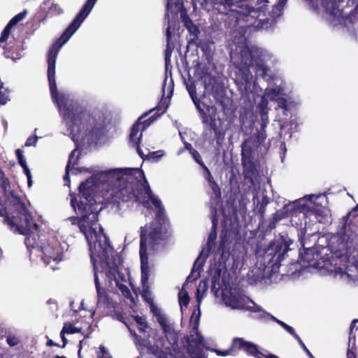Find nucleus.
<instances>
[{
	"label": "nucleus",
	"instance_id": "13",
	"mask_svg": "<svg viewBox=\"0 0 358 358\" xmlns=\"http://www.w3.org/2000/svg\"><path fill=\"white\" fill-rule=\"evenodd\" d=\"M152 311L157 316V321L163 329L167 339H171V341L175 343L176 341V334L173 324L168 321L164 315L159 313L157 308L152 307Z\"/></svg>",
	"mask_w": 358,
	"mask_h": 358
},
{
	"label": "nucleus",
	"instance_id": "34",
	"mask_svg": "<svg viewBox=\"0 0 358 358\" xmlns=\"http://www.w3.org/2000/svg\"><path fill=\"white\" fill-rule=\"evenodd\" d=\"M185 24L190 32H192L194 34H196L197 32L196 27L192 24V22L185 21Z\"/></svg>",
	"mask_w": 358,
	"mask_h": 358
},
{
	"label": "nucleus",
	"instance_id": "15",
	"mask_svg": "<svg viewBox=\"0 0 358 358\" xmlns=\"http://www.w3.org/2000/svg\"><path fill=\"white\" fill-rule=\"evenodd\" d=\"M44 5L48 6V10L46 13L48 17L57 16L64 13V9L61 5L52 0H46L44 2Z\"/></svg>",
	"mask_w": 358,
	"mask_h": 358
},
{
	"label": "nucleus",
	"instance_id": "38",
	"mask_svg": "<svg viewBox=\"0 0 358 358\" xmlns=\"http://www.w3.org/2000/svg\"><path fill=\"white\" fill-rule=\"evenodd\" d=\"M283 328L287 331H288L290 334L293 335L294 337L295 338V335H296V334L294 333V329L292 327L289 326L287 324H285Z\"/></svg>",
	"mask_w": 358,
	"mask_h": 358
},
{
	"label": "nucleus",
	"instance_id": "6",
	"mask_svg": "<svg viewBox=\"0 0 358 358\" xmlns=\"http://www.w3.org/2000/svg\"><path fill=\"white\" fill-rule=\"evenodd\" d=\"M266 55L263 51L256 47H246L241 52V61L238 66L241 69L254 67L257 76L265 77L268 69L263 62Z\"/></svg>",
	"mask_w": 358,
	"mask_h": 358
},
{
	"label": "nucleus",
	"instance_id": "5",
	"mask_svg": "<svg viewBox=\"0 0 358 358\" xmlns=\"http://www.w3.org/2000/svg\"><path fill=\"white\" fill-rule=\"evenodd\" d=\"M97 0H87L84 6L66 28L58 41L52 46L48 52V77L49 84H56L55 83V64L56 59L60 48L65 44L72 36V35L80 27L82 22L87 17L92 10Z\"/></svg>",
	"mask_w": 358,
	"mask_h": 358
},
{
	"label": "nucleus",
	"instance_id": "35",
	"mask_svg": "<svg viewBox=\"0 0 358 358\" xmlns=\"http://www.w3.org/2000/svg\"><path fill=\"white\" fill-rule=\"evenodd\" d=\"M313 253H314V252H313V250H311V249H308V250L306 251L305 254L303 255V257H303V259L305 261H306V262H310V259L309 257H310V256H311V255H313Z\"/></svg>",
	"mask_w": 358,
	"mask_h": 358
},
{
	"label": "nucleus",
	"instance_id": "42",
	"mask_svg": "<svg viewBox=\"0 0 358 358\" xmlns=\"http://www.w3.org/2000/svg\"><path fill=\"white\" fill-rule=\"evenodd\" d=\"M348 358H355V354L353 352L348 350Z\"/></svg>",
	"mask_w": 358,
	"mask_h": 358
},
{
	"label": "nucleus",
	"instance_id": "43",
	"mask_svg": "<svg viewBox=\"0 0 358 358\" xmlns=\"http://www.w3.org/2000/svg\"><path fill=\"white\" fill-rule=\"evenodd\" d=\"M199 288H198V289H197V296H196L197 297V301H198V303L199 304L201 303V299L199 296Z\"/></svg>",
	"mask_w": 358,
	"mask_h": 358
},
{
	"label": "nucleus",
	"instance_id": "24",
	"mask_svg": "<svg viewBox=\"0 0 358 358\" xmlns=\"http://www.w3.org/2000/svg\"><path fill=\"white\" fill-rule=\"evenodd\" d=\"M178 300L180 306L181 310H182L183 307H187L189 303V298L188 296V293L187 291L184 289H181L178 294Z\"/></svg>",
	"mask_w": 358,
	"mask_h": 358
},
{
	"label": "nucleus",
	"instance_id": "11",
	"mask_svg": "<svg viewBox=\"0 0 358 358\" xmlns=\"http://www.w3.org/2000/svg\"><path fill=\"white\" fill-rule=\"evenodd\" d=\"M105 276L108 279V285H106V286H108V288L110 287H113V282H114L124 297L130 298L131 296L130 290L126 285L127 282V275L119 270L117 265L115 266V271L112 269L111 272L109 273V276Z\"/></svg>",
	"mask_w": 358,
	"mask_h": 358
},
{
	"label": "nucleus",
	"instance_id": "52",
	"mask_svg": "<svg viewBox=\"0 0 358 358\" xmlns=\"http://www.w3.org/2000/svg\"><path fill=\"white\" fill-rule=\"evenodd\" d=\"M143 297H145V292L143 294Z\"/></svg>",
	"mask_w": 358,
	"mask_h": 358
},
{
	"label": "nucleus",
	"instance_id": "21",
	"mask_svg": "<svg viewBox=\"0 0 358 358\" xmlns=\"http://www.w3.org/2000/svg\"><path fill=\"white\" fill-rule=\"evenodd\" d=\"M187 90L194 103L197 109L200 111V113H203V109H201L200 106V103L199 99H197L196 96V88L193 83H187Z\"/></svg>",
	"mask_w": 358,
	"mask_h": 358
},
{
	"label": "nucleus",
	"instance_id": "20",
	"mask_svg": "<svg viewBox=\"0 0 358 358\" xmlns=\"http://www.w3.org/2000/svg\"><path fill=\"white\" fill-rule=\"evenodd\" d=\"M80 329L74 327L73 324L70 323H66L64 324L62 330L61 331L60 335L62 337V339L64 342L63 347L66 343V338L64 336L65 334H75L80 331Z\"/></svg>",
	"mask_w": 358,
	"mask_h": 358
},
{
	"label": "nucleus",
	"instance_id": "9",
	"mask_svg": "<svg viewBox=\"0 0 358 358\" xmlns=\"http://www.w3.org/2000/svg\"><path fill=\"white\" fill-rule=\"evenodd\" d=\"M285 94L282 87L279 86L277 88L269 87L265 91L264 96H262L260 106L262 108V119L264 120L266 113H264V108L266 107L268 101H276L278 103V106L285 110H289V106L287 103V101L284 97Z\"/></svg>",
	"mask_w": 358,
	"mask_h": 358
},
{
	"label": "nucleus",
	"instance_id": "47",
	"mask_svg": "<svg viewBox=\"0 0 358 358\" xmlns=\"http://www.w3.org/2000/svg\"><path fill=\"white\" fill-rule=\"evenodd\" d=\"M171 1L172 0H167L169 10H171Z\"/></svg>",
	"mask_w": 358,
	"mask_h": 358
},
{
	"label": "nucleus",
	"instance_id": "3",
	"mask_svg": "<svg viewBox=\"0 0 358 358\" xmlns=\"http://www.w3.org/2000/svg\"><path fill=\"white\" fill-rule=\"evenodd\" d=\"M221 271L216 269L212 278V290L217 299L231 309H242L255 313L265 315V310L245 296L241 295L231 288L222 287L223 280L220 278Z\"/></svg>",
	"mask_w": 358,
	"mask_h": 358
},
{
	"label": "nucleus",
	"instance_id": "2",
	"mask_svg": "<svg viewBox=\"0 0 358 358\" xmlns=\"http://www.w3.org/2000/svg\"><path fill=\"white\" fill-rule=\"evenodd\" d=\"M87 241L94 273H104L105 275L109 276L112 269L115 270L117 255L109 245L108 238L101 231L93 236L88 234Z\"/></svg>",
	"mask_w": 358,
	"mask_h": 358
},
{
	"label": "nucleus",
	"instance_id": "50",
	"mask_svg": "<svg viewBox=\"0 0 358 358\" xmlns=\"http://www.w3.org/2000/svg\"><path fill=\"white\" fill-rule=\"evenodd\" d=\"M320 210H315V213H320Z\"/></svg>",
	"mask_w": 358,
	"mask_h": 358
},
{
	"label": "nucleus",
	"instance_id": "27",
	"mask_svg": "<svg viewBox=\"0 0 358 358\" xmlns=\"http://www.w3.org/2000/svg\"><path fill=\"white\" fill-rule=\"evenodd\" d=\"M310 6L311 9L313 10H317V0H304ZM287 0H279L278 6L280 7H283L287 3Z\"/></svg>",
	"mask_w": 358,
	"mask_h": 358
},
{
	"label": "nucleus",
	"instance_id": "29",
	"mask_svg": "<svg viewBox=\"0 0 358 358\" xmlns=\"http://www.w3.org/2000/svg\"><path fill=\"white\" fill-rule=\"evenodd\" d=\"M9 100L8 92L0 83V104H5Z\"/></svg>",
	"mask_w": 358,
	"mask_h": 358
},
{
	"label": "nucleus",
	"instance_id": "17",
	"mask_svg": "<svg viewBox=\"0 0 358 358\" xmlns=\"http://www.w3.org/2000/svg\"><path fill=\"white\" fill-rule=\"evenodd\" d=\"M171 6V10H169V8L167 7V13L166 15V17H169V13L177 15L178 12H180L181 17H183V19H185V17H184L185 13L182 10V5L180 0H172Z\"/></svg>",
	"mask_w": 358,
	"mask_h": 358
},
{
	"label": "nucleus",
	"instance_id": "30",
	"mask_svg": "<svg viewBox=\"0 0 358 358\" xmlns=\"http://www.w3.org/2000/svg\"><path fill=\"white\" fill-rule=\"evenodd\" d=\"M255 316L258 318L271 319V320L275 321L276 322H278L282 327H283L284 324H285L284 322L278 320L277 318H275L273 315H270L269 313H266V311H265V315H261L260 313H255Z\"/></svg>",
	"mask_w": 358,
	"mask_h": 358
},
{
	"label": "nucleus",
	"instance_id": "37",
	"mask_svg": "<svg viewBox=\"0 0 358 358\" xmlns=\"http://www.w3.org/2000/svg\"><path fill=\"white\" fill-rule=\"evenodd\" d=\"M283 328L287 331H288L290 334L293 335L294 337L295 338V335H296V334L294 333V329L292 327L289 326L287 324H285Z\"/></svg>",
	"mask_w": 358,
	"mask_h": 358
},
{
	"label": "nucleus",
	"instance_id": "40",
	"mask_svg": "<svg viewBox=\"0 0 358 358\" xmlns=\"http://www.w3.org/2000/svg\"><path fill=\"white\" fill-rule=\"evenodd\" d=\"M295 338L298 341L299 343L300 344V345L303 348V349L304 350H307V348L306 347V345H304V343H303V341H301V339L299 338V336L298 335H295Z\"/></svg>",
	"mask_w": 358,
	"mask_h": 358
},
{
	"label": "nucleus",
	"instance_id": "46",
	"mask_svg": "<svg viewBox=\"0 0 358 358\" xmlns=\"http://www.w3.org/2000/svg\"><path fill=\"white\" fill-rule=\"evenodd\" d=\"M305 351L307 352V354H308V355L309 356L310 358H314L313 355L311 354V352L308 349L306 350Z\"/></svg>",
	"mask_w": 358,
	"mask_h": 358
},
{
	"label": "nucleus",
	"instance_id": "22",
	"mask_svg": "<svg viewBox=\"0 0 358 358\" xmlns=\"http://www.w3.org/2000/svg\"><path fill=\"white\" fill-rule=\"evenodd\" d=\"M16 155L17 157L18 162H19L20 164L23 167L24 172L27 176L29 186H31V173H30V171L27 166L26 161L24 159L22 152L20 150H17Z\"/></svg>",
	"mask_w": 358,
	"mask_h": 358
},
{
	"label": "nucleus",
	"instance_id": "32",
	"mask_svg": "<svg viewBox=\"0 0 358 358\" xmlns=\"http://www.w3.org/2000/svg\"><path fill=\"white\" fill-rule=\"evenodd\" d=\"M303 199H299L297 201L294 202V203H298L299 206L301 207L303 211L308 212L311 209L313 208V203L310 204H303L302 203Z\"/></svg>",
	"mask_w": 358,
	"mask_h": 358
},
{
	"label": "nucleus",
	"instance_id": "45",
	"mask_svg": "<svg viewBox=\"0 0 358 358\" xmlns=\"http://www.w3.org/2000/svg\"><path fill=\"white\" fill-rule=\"evenodd\" d=\"M166 34H167V38L168 40L170 38V35H171V32H170V27H168L167 29H166Z\"/></svg>",
	"mask_w": 358,
	"mask_h": 358
},
{
	"label": "nucleus",
	"instance_id": "8",
	"mask_svg": "<svg viewBox=\"0 0 358 358\" xmlns=\"http://www.w3.org/2000/svg\"><path fill=\"white\" fill-rule=\"evenodd\" d=\"M242 350L249 355H252L255 358H278L273 355H266L259 350L257 346L254 343L247 341L241 338H236L233 340L231 346L227 350L221 351L213 349V352H216L218 356L226 357L232 355L235 350Z\"/></svg>",
	"mask_w": 358,
	"mask_h": 358
},
{
	"label": "nucleus",
	"instance_id": "16",
	"mask_svg": "<svg viewBox=\"0 0 358 358\" xmlns=\"http://www.w3.org/2000/svg\"><path fill=\"white\" fill-rule=\"evenodd\" d=\"M105 275L104 273H94V282L96 285V292H97V300L98 303H105L106 301V294L103 289L101 287V285L99 282V278H101Z\"/></svg>",
	"mask_w": 358,
	"mask_h": 358
},
{
	"label": "nucleus",
	"instance_id": "51",
	"mask_svg": "<svg viewBox=\"0 0 358 358\" xmlns=\"http://www.w3.org/2000/svg\"><path fill=\"white\" fill-rule=\"evenodd\" d=\"M3 215V210H0V215Z\"/></svg>",
	"mask_w": 358,
	"mask_h": 358
},
{
	"label": "nucleus",
	"instance_id": "23",
	"mask_svg": "<svg viewBox=\"0 0 358 358\" xmlns=\"http://www.w3.org/2000/svg\"><path fill=\"white\" fill-rule=\"evenodd\" d=\"M76 152V150H74L72 151V152L69 157L68 164L66 167V175L64 176V180L66 181L67 185H69V173L70 171H74L73 166H74V165L76 164V159H74V155H75Z\"/></svg>",
	"mask_w": 358,
	"mask_h": 358
},
{
	"label": "nucleus",
	"instance_id": "31",
	"mask_svg": "<svg viewBox=\"0 0 358 358\" xmlns=\"http://www.w3.org/2000/svg\"><path fill=\"white\" fill-rule=\"evenodd\" d=\"M12 27H10L8 24L6 26V27L3 30L1 36L0 37V43H3V42H4V41H6L7 40V38H8V36L10 34V29H12Z\"/></svg>",
	"mask_w": 358,
	"mask_h": 358
},
{
	"label": "nucleus",
	"instance_id": "25",
	"mask_svg": "<svg viewBox=\"0 0 358 358\" xmlns=\"http://www.w3.org/2000/svg\"><path fill=\"white\" fill-rule=\"evenodd\" d=\"M96 358H112L109 351L103 346L100 345L96 350Z\"/></svg>",
	"mask_w": 358,
	"mask_h": 358
},
{
	"label": "nucleus",
	"instance_id": "7",
	"mask_svg": "<svg viewBox=\"0 0 358 358\" xmlns=\"http://www.w3.org/2000/svg\"><path fill=\"white\" fill-rule=\"evenodd\" d=\"M67 247L66 243L62 244L54 238L44 241L39 247L42 253L41 259L45 264L50 265L55 270V265L62 260L64 250H67Z\"/></svg>",
	"mask_w": 358,
	"mask_h": 358
},
{
	"label": "nucleus",
	"instance_id": "26",
	"mask_svg": "<svg viewBox=\"0 0 358 358\" xmlns=\"http://www.w3.org/2000/svg\"><path fill=\"white\" fill-rule=\"evenodd\" d=\"M27 11L24 10L23 12L16 15L15 17H13L8 23L10 27H14L19 22L22 20L27 15Z\"/></svg>",
	"mask_w": 358,
	"mask_h": 358
},
{
	"label": "nucleus",
	"instance_id": "54",
	"mask_svg": "<svg viewBox=\"0 0 358 358\" xmlns=\"http://www.w3.org/2000/svg\"><path fill=\"white\" fill-rule=\"evenodd\" d=\"M357 208H358V206H357Z\"/></svg>",
	"mask_w": 358,
	"mask_h": 358
},
{
	"label": "nucleus",
	"instance_id": "18",
	"mask_svg": "<svg viewBox=\"0 0 358 358\" xmlns=\"http://www.w3.org/2000/svg\"><path fill=\"white\" fill-rule=\"evenodd\" d=\"M205 170L206 171V179L208 180V185L211 188V189H212L213 192L214 193L215 196H217V197L220 196V194H221V192H220V189L218 185H217V183L214 180V179H213V178L210 171L206 166H205Z\"/></svg>",
	"mask_w": 358,
	"mask_h": 358
},
{
	"label": "nucleus",
	"instance_id": "33",
	"mask_svg": "<svg viewBox=\"0 0 358 358\" xmlns=\"http://www.w3.org/2000/svg\"><path fill=\"white\" fill-rule=\"evenodd\" d=\"M19 342V338L15 336H8L7 337V343L10 346H15L17 345Z\"/></svg>",
	"mask_w": 358,
	"mask_h": 358
},
{
	"label": "nucleus",
	"instance_id": "41",
	"mask_svg": "<svg viewBox=\"0 0 358 358\" xmlns=\"http://www.w3.org/2000/svg\"><path fill=\"white\" fill-rule=\"evenodd\" d=\"M318 197H319V196H315V195H308V196H306L303 199H308V200L310 201V200H312V199H313V198L317 199V198H318Z\"/></svg>",
	"mask_w": 358,
	"mask_h": 358
},
{
	"label": "nucleus",
	"instance_id": "12",
	"mask_svg": "<svg viewBox=\"0 0 358 358\" xmlns=\"http://www.w3.org/2000/svg\"><path fill=\"white\" fill-rule=\"evenodd\" d=\"M204 347V338L201 334L196 332L195 335H190L188 350L192 358H206V355L203 352Z\"/></svg>",
	"mask_w": 358,
	"mask_h": 358
},
{
	"label": "nucleus",
	"instance_id": "1",
	"mask_svg": "<svg viewBox=\"0 0 358 358\" xmlns=\"http://www.w3.org/2000/svg\"><path fill=\"white\" fill-rule=\"evenodd\" d=\"M96 184L94 178L87 179L79 187L78 198L71 199V206L77 214L86 213L79 220L72 217V224L77 223L80 231L87 238L103 231L98 223V214L91 209L93 195L96 189H101L102 196L108 202H117L119 199H129L132 196L141 202L146 208L154 207L160 217L162 211L161 201L151 192L145 179L144 173L139 169H113L100 173ZM167 232L166 222L159 217L153 224L141 229L140 257L141 262L142 282L143 286L148 279V254L157 249V245L163 240Z\"/></svg>",
	"mask_w": 358,
	"mask_h": 358
},
{
	"label": "nucleus",
	"instance_id": "48",
	"mask_svg": "<svg viewBox=\"0 0 358 358\" xmlns=\"http://www.w3.org/2000/svg\"><path fill=\"white\" fill-rule=\"evenodd\" d=\"M344 277L349 278V277H350V275H349L348 274H346V273H345V274H342L341 278H344Z\"/></svg>",
	"mask_w": 358,
	"mask_h": 358
},
{
	"label": "nucleus",
	"instance_id": "14",
	"mask_svg": "<svg viewBox=\"0 0 358 358\" xmlns=\"http://www.w3.org/2000/svg\"><path fill=\"white\" fill-rule=\"evenodd\" d=\"M339 0H325L324 8L329 15V20L331 22L336 23L341 22L343 17V11L339 8Z\"/></svg>",
	"mask_w": 358,
	"mask_h": 358
},
{
	"label": "nucleus",
	"instance_id": "4",
	"mask_svg": "<svg viewBox=\"0 0 358 358\" xmlns=\"http://www.w3.org/2000/svg\"><path fill=\"white\" fill-rule=\"evenodd\" d=\"M10 206L6 223L14 233L22 235L34 234L38 231V225L34 221L26 203L13 192L8 197Z\"/></svg>",
	"mask_w": 358,
	"mask_h": 358
},
{
	"label": "nucleus",
	"instance_id": "10",
	"mask_svg": "<svg viewBox=\"0 0 358 358\" xmlns=\"http://www.w3.org/2000/svg\"><path fill=\"white\" fill-rule=\"evenodd\" d=\"M141 123L140 122V120H138V121L132 127L129 136L130 142L134 146H136L137 152L142 159H144V157L146 156L147 158L153 159L157 162L162 157L164 156V152L162 150L150 152L147 155H145L139 148L138 145L142 137V132L139 133V131L140 130L145 129V126H143L142 128H141Z\"/></svg>",
	"mask_w": 358,
	"mask_h": 358
},
{
	"label": "nucleus",
	"instance_id": "36",
	"mask_svg": "<svg viewBox=\"0 0 358 358\" xmlns=\"http://www.w3.org/2000/svg\"><path fill=\"white\" fill-rule=\"evenodd\" d=\"M37 141V137L35 136L34 138H29L27 140L25 145L26 146H31V145H35Z\"/></svg>",
	"mask_w": 358,
	"mask_h": 358
},
{
	"label": "nucleus",
	"instance_id": "39",
	"mask_svg": "<svg viewBox=\"0 0 358 358\" xmlns=\"http://www.w3.org/2000/svg\"><path fill=\"white\" fill-rule=\"evenodd\" d=\"M192 154L194 158V159L199 163V164H201V156L199 154V152L196 150H192Z\"/></svg>",
	"mask_w": 358,
	"mask_h": 358
},
{
	"label": "nucleus",
	"instance_id": "44",
	"mask_svg": "<svg viewBox=\"0 0 358 358\" xmlns=\"http://www.w3.org/2000/svg\"><path fill=\"white\" fill-rule=\"evenodd\" d=\"M357 321L356 320H354L352 324H351V326H350V331L351 332L352 331L354 327H355V325L356 324Z\"/></svg>",
	"mask_w": 358,
	"mask_h": 358
},
{
	"label": "nucleus",
	"instance_id": "19",
	"mask_svg": "<svg viewBox=\"0 0 358 358\" xmlns=\"http://www.w3.org/2000/svg\"><path fill=\"white\" fill-rule=\"evenodd\" d=\"M131 319L136 323L140 332L145 333L147 329H150L143 317L139 315H131Z\"/></svg>",
	"mask_w": 358,
	"mask_h": 358
},
{
	"label": "nucleus",
	"instance_id": "53",
	"mask_svg": "<svg viewBox=\"0 0 358 358\" xmlns=\"http://www.w3.org/2000/svg\"><path fill=\"white\" fill-rule=\"evenodd\" d=\"M0 358H2L1 356H0Z\"/></svg>",
	"mask_w": 358,
	"mask_h": 358
},
{
	"label": "nucleus",
	"instance_id": "49",
	"mask_svg": "<svg viewBox=\"0 0 358 358\" xmlns=\"http://www.w3.org/2000/svg\"><path fill=\"white\" fill-rule=\"evenodd\" d=\"M55 358H66V357H64V356H56Z\"/></svg>",
	"mask_w": 358,
	"mask_h": 358
},
{
	"label": "nucleus",
	"instance_id": "28",
	"mask_svg": "<svg viewBox=\"0 0 358 358\" xmlns=\"http://www.w3.org/2000/svg\"><path fill=\"white\" fill-rule=\"evenodd\" d=\"M27 236L25 238V244L28 249H34L37 246L36 239L34 235H31V234L27 235Z\"/></svg>",
	"mask_w": 358,
	"mask_h": 358
}]
</instances>
